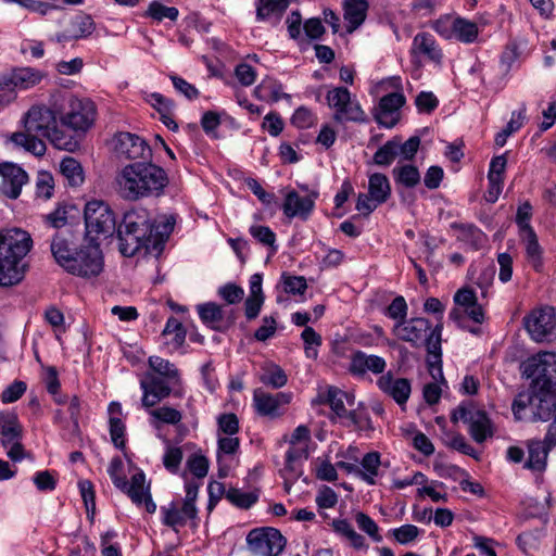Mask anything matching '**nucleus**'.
Masks as SVG:
<instances>
[{
    "label": "nucleus",
    "instance_id": "obj_1",
    "mask_svg": "<svg viewBox=\"0 0 556 556\" xmlns=\"http://www.w3.org/2000/svg\"><path fill=\"white\" fill-rule=\"evenodd\" d=\"M173 216H162L153 220L150 213L142 207L134 208L124 214L117 227L119 251L124 256H134L142 250L159 255L174 230Z\"/></svg>",
    "mask_w": 556,
    "mask_h": 556
},
{
    "label": "nucleus",
    "instance_id": "obj_2",
    "mask_svg": "<svg viewBox=\"0 0 556 556\" xmlns=\"http://www.w3.org/2000/svg\"><path fill=\"white\" fill-rule=\"evenodd\" d=\"M114 184L119 198L138 201L161 195L168 184V177L161 166L151 161H137L122 167Z\"/></svg>",
    "mask_w": 556,
    "mask_h": 556
},
{
    "label": "nucleus",
    "instance_id": "obj_3",
    "mask_svg": "<svg viewBox=\"0 0 556 556\" xmlns=\"http://www.w3.org/2000/svg\"><path fill=\"white\" fill-rule=\"evenodd\" d=\"M61 108L55 97L51 106L33 105L23 117L25 131H17L11 136V141L36 156L46 153V143L39 137H45L60 119Z\"/></svg>",
    "mask_w": 556,
    "mask_h": 556
},
{
    "label": "nucleus",
    "instance_id": "obj_4",
    "mask_svg": "<svg viewBox=\"0 0 556 556\" xmlns=\"http://www.w3.org/2000/svg\"><path fill=\"white\" fill-rule=\"evenodd\" d=\"M31 238L28 232L12 228L0 231V286L18 283L25 275L24 257L30 251Z\"/></svg>",
    "mask_w": 556,
    "mask_h": 556
},
{
    "label": "nucleus",
    "instance_id": "obj_5",
    "mask_svg": "<svg viewBox=\"0 0 556 556\" xmlns=\"http://www.w3.org/2000/svg\"><path fill=\"white\" fill-rule=\"evenodd\" d=\"M61 108L60 124L75 132H86L94 123L97 108L88 98H78L73 94L59 96Z\"/></svg>",
    "mask_w": 556,
    "mask_h": 556
},
{
    "label": "nucleus",
    "instance_id": "obj_6",
    "mask_svg": "<svg viewBox=\"0 0 556 556\" xmlns=\"http://www.w3.org/2000/svg\"><path fill=\"white\" fill-rule=\"evenodd\" d=\"M86 236L89 241L96 242L101 236H112L116 226V215L111 206L102 200H90L84 210Z\"/></svg>",
    "mask_w": 556,
    "mask_h": 556
},
{
    "label": "nucleus",
    "instance_id": "obj_7",
    "mask_svg": "<svg viewBox=\"0 0 556 556\" xmlns=\"http://www.w3.org/2000/svg\"><path fill=\"white\" fill-rule=\"evenodd\" d=\"M523 375L532 380L534 390L556 393V353L541 352L522 364Z\"/></svg>",
    "mask_w": 556,
    "mask_h": 556
},
{
    "label": "nucleus",
    "instance_id": "obj_8",
    "mask_svg": "<svg viewBox=\"0 0 556 556\" xmlns=\"http://www.w3.org/2000/svg\"><path fill=\"white\" fill-rule=\"evenodd\" d=\"M439 329V343H441V336L443 325L438 323L433 328L427 318L413 317L407 318L401 324H394L392 327V334L406 343H409L413 348L426 346L429 350L430 339L434 336Z\"/></svg>",
    "mask_w": 556,
    "mask_h": 556
},
{
    "label": "nucleus",
    "instance_id": "obj_9",
    "mask_svg": "<svg viewBox=\"0 0 556 556\" xmlns=\"http://www.w3.org/2000/svg\"><path fill=\"white\" fill-rule=\"evenodd\" d=\"M326 101L333 111V121L337 123H363L366 121L358 100L345 87H332L327 91Z\"/></svg>",
    "mask_w": 556,
    "mask_h": 556
},
{
    "label": "nucleus",
    "instance_id": "obj_10",
    "mask_svg": "<svg viewBox=\"0 0 556 556\" xmlns=\"http://www.w3.org/2000/svg\"><path fill=\"white\" fill-rule=\"evenodd\" d=\"M103 266L104 260L100 244L88 241L79 247L66 271L81 278H92L102 273Z\"/></svg>",
    "mask_w": 556,
    "mask_h": 556
},
{
    "label": "nucleus",
    "instance_id": "obj_11",
    "mask_svg": "<svg viewBox=\"0 0 556 556\" xmlns=\"http://www.w3.org/2000/svg\"><path fill=\"white\" fill-rule=\"evenodd\" d=\"M433 29L445 39H455L462 43L477 41L480 29L477 23L460 16L444 15L433 23Z\"/></svg>",
    "mask_w": 556,
    "mask_h": 556
},
{
    "label": "nucleus",
    "instance_id": "obj_12",
    "mask_svg": "<svg viewBox=\"0 0 556 556\" xmlns=\"http://www.w3.org/2000/svg\"><path fill=\"white\" fill-rule=\"evenodd\" d=\"M249 549L257 556H278L286 546V539L274 528L251 530L247 535Z\"/></svg>",
    "mask_w": 556,
    "mask_h": 556
},
{
    "label": "nucleus",
    "instance_id": "obj_13",
    "mask_svg": "<svg viewBox=\"0 0 556 556\" xmlns=\"http://www.w3.org/2000/svg\"><path fill=\"white\" fill-rule=\"evenodd\" d=\"M291 400L290 392L269 393L257 388L253 392L252 405L258 416L277 419L285 415Z\"/></svg>",
    "mask_w": 556,
    "mask_h": 556
},
{
    "label": "nucleus",
    "instance_id": "obj_14",
    "mask_svg": "<svg viewBox=\"0 0 556 556\" xmlns=\"http://www.w3.org/2000/svg\"><path fill=\"white\" fill-rule=\"evenodd\" d=\"M453 418L468 424L469 433L477 443H483L494 434V426L488 414L473 405L459 406Z\"/></svg>",
    "mask_w": 556,
    "mask_h": 556
},
{
    "label": "nucleus",
    "instance_id": "obj_15",
    "mask_svg": "<svg viewBox=\"0 0 556 556\" xmlns=\"http://www.w3.org/2000/svg\"><path fill=\"white\" fill-rule=\"evenodd\" d=\"M530 337L536 342L548 341L555 334L556 316L552 307L534 309L525 319Z\"/></svg>",
    "mask_w": 556,
    "mask_h": 556
},
{
    "label": "nucleus",
    "instance_id": "obj_16",
    "mask_svg": "<svg viewBox=\"0 0 556 556\" xmlns=\"http://www.w3.org/2000/svg\"><path fill=\"white\" fill-rule=\"evenodd\" d=\"M115 151L127 160L150 161L152 150L141 137L130 132H119L115 137Z\"/></svg>",
    "mask_w": 556,
    "mask_h": 556
},
{
    "label": "nucleus",
    "instance_id": "obj_17",
    "mask_svg": "<svg viewBox=\"0 0 556 556\" xmlns=\"http://www.w3.org/2000/svg\"><path fill=\"white\" fill-rule=\"evenodd\" d=\"M0 193L9 199H17L22 188L28 182L27 173L17 164L0 163Z\"/></svg>",
    "mask_w": 556,
    "mask_h": 556
},
{
    "label": "nucleus",
    "instance_id": "obj_18",
    "mask_svg": "<svg viewBox=\"0 0 556 556\" xmlns=\"http://www.w3.org/2000/svg\"><path fill=\"white\" fill-rule=\"evenodd\" d=\"M163 525L178 532L188 521L197 526L198 510L195 506L185 505L177 501H172L160 509Z\"/></svg>",
    "mask_w": 556,
    "mask_h": 556
},
{
    "label": "nucleus",
    "instance_id": "obj_19",
    "mask_svg": "<svg viewBox=\"0 0 556 556\" xmlns=\"http://www.w3.org/2000/svg\"><path fill=\"white\" fill-rule=\"evenodd\" d=\"M118 490L126 493L137 506L143 505L149 514L155 513L156 504L152 500L150 483L147 482L142 470L135 472L131 476L130 482L125 480V488H119Z\"/></svg>",
    "mask_w": 556,
    "mask_h": 556
},
{
    "label": "nucleus",
    "instance_id": "obj_20",
    "mask_svg": "<svg viewBox=\"0 0 556 556\" xmlns=\"http://www.w3.org/2000/svg\"><path fill=\"white\" fill-rule=\"evenodd\" d=\"M317 198V191H312L306 195H300L295 190H290L286 193L282 212L289 219L300 218L306 220L315 207Z\"/></svg>",
    "mask_w": 556,
    "mask_h": 556
},
{
    "label": "nucleus",
    "instance_id": "obj_21",
    "mask_svg": "<svg viewBox=\"0 0 556 556\" xmlns=\"http://www.w3.org/2000/svg\"><path fill=\"white\" fill-rule=\"evenodd\" d=\"M402 92L395 91L383 96L375 111V119L384 128H392L400 119V110L405 104Z\"/></svg>",
    "mask_w": 556,
    "mask_h": 556
},
{
    "label": "nucleus",
    "instance_id": "obj_22",
    "mask_svg": "<svg viewBox=\"0 0 556 556\" xmlns=\"http://www.w3.org/2000/svg\"><path fill=\"white\" fill-rule=\"evenodd\" d=\"M178 386H173L167 379L148 375L140 382L142 390L141 404L144 408H151L162 400L166 399L172 390Z\"/></svg>",
    "mask_w": 556,
    "mask_h": 556
},
{
    "label": "nucleus",
    "instance_id": "obj_23",
    "mask_svg": "<svg viewBox=\"0 0 556 556\" xmlns=\"http://www.w3.org/2000/svg\"><path fill=\"white\" fill-rule=\"evenodd\" d=\"M376 383L379 390L393 399L397 405L403 406L407 403L412 392V384L408 379L397 378L392 371H388L381 375Z\"/></svg>",
    "mask_w": 556,
    "mask_h": 556
},
{
    "label": "nucleus",
    "instance_id": "obj_24",
    "mask_svg": "<svg viewBox=\"0 0 556 556\" xmlns=\"http://www.w3.org/2000/svg\"><path fill=\"white\" fill-rule=\"evenodd\" d=\"M410 53L417 62L428 61L435 64H440L443 56L435 38L429 33H419L414 37Z\"/></svg>",
    "mask_w": 556,
    "mask_h": 556
},
{
    "label": "nucleus",
    "instance_id": "obj_25",
    "mask_svg": "<svg viewBox=\"0 0 556 556\" xmlns=\"http://www.w3.org/2000/svg\"><path fill=\"white\" fill-rule=\"evenodd\" d=\"M387 368V362L383 357L366 354L363 351H356L351 355L349 370L352 375L363 377L370 371L375 375H383Z\"/></svg>",
    "mask_w": 556,
    "mask_h": 556
},
{
    "label": "nucleus",
    "instance_id": "obj_26",
    "mask_svg": "<svg viewBox=\"0 0 556 556\" xmlns=\"http://www.w3.org/2000/svg\"><path fill=\"white\" fill-rule=\"evenodd\" d=\"M526 445L528 448V458L525 462L523 467L531 471H544L546 468L548 453L555 446L546 444L545 437L543 440H528Z\"/></svg>",
    "mask_w": 556,
    "mask_h": 556
},
{
    "label": "nucleus",
    "instance_id": "obj_27",
    "mask_svg": "<svg viewBox=\"0 0 556 556\" xmlns=\"http://www.w3.org/2000/svg\"><path fill=\"white\" fill-rule=\"evenodd\" d=\"M78 249L71 240L70 235L56 233L51 242L52 255L64 270L67 269Z\"/></svg>",
    "mask_w": 556,
    "mask_h": 556
},
{
    "label": "nucleus",
    "instance_id": "obj_28",
    "mask_svg": "<svg viewBox=\"0 0 556 556\" xmlns=\"http://www.w3.org/2000/svg\"><path fill=\"white\" fill-rule=\"evenodd\" d=\"M556 410V393L533 389L531 412L535 420L546 421Z\"/></svg>",
    "mask_w": 556,
    "mask_h": 556
},
{
    "label": "nucleus",
    "instance_id": "obj_29",
    "mask_svg": "<svg viewBox=\"0 0 556 556\" xmlns=\"http://www.w3.org/2000/svg\"><path fill=\"white\" fill-rule=\"evenodd\" d=\"M110 435L117 448L125 446V422L123 420V408L121 403L111 402L108 407Z\"/></svg>",
    "mask_w": 556,
    "mask_h": 556
},
{
    "label": "nucleus",
    "instance_id": "obj_30",
    "mask_svg": "<svg viewBox=\"0 0 556 556\" xmlns=\"http://www.w3.org/2000/svg\"><path fill=\"white\" fill-rule=\"evenodd\" d=\"M332 530L345 540L354 549L366 552L368 544L366 539L355 531L352 523L348 519L339 518L331 521Z\"/></svg>",
    "mask_w": 556,
    "mask_h": 556
},
{
    "label": "nucleus",
    "instance_id": "obj_31",
    "mask_svg": "<svg viewBox=\"0 0 556 556\" xmlns=\"http://www.w3.org/2000/svg\"><path fill=\"white\" fill-rule=\"evenodd\" d=\"M23 428L18 421L17 415L12 412L0 413V442L4 447L9 443L22 440Z\"/></svg>",
    "mask_w": 556,
    "mask_h": 556
},
{
    "label": "nucleus",
    "instance_id": "obj_32",
    "mask_svg": "<svg viewBox=\"0 0 556 556\" xmlns=\"http://www.w3.org/2000/svg\"><path fill=\"white\" fill-rule=\"evenodd\" d=\"M458 241L472 250H479L486 243V235L472 224H453Z\"/></svg>",
    "mask_w": 556,
    "mask_h": 556
},
{
    "label": "nucleus",
    "instance_id": "obj_33",
    "mask_svg": "<svg viewBox=\"0 0 556 556\" xmlns=\"http://www.w3.org/2000/svg\"><path fill=\"white\" fill-rule=\"evenodd\" d=\"M367 10V0H344V21L349 34L353 33L364 23Z\"/></svg>",
    "mask_w": 556,
    "mask_h": 556
},
{
    "label": "nucleus",
    "instance_id": "obj_34",
    "mask_svg": "<svg viewBox=\"0 0 556 556\" xmlns=\"http://www.w3.org/2000/svg\"><path fill=\"white\" fill-rule=\"evenodd\" d=\"M289 7V0H255L256 21L266 22L270 18L277 24Z\"/></svg>",
    "mask_w": 556,
    "mask_h": 556
},
{
    "label": "nucleus",
    "instance_id": "obj_35",
    "mask_svg": "<svg viewBox=\"0 0 556 556\" xmlns=\"http://www.w3.org/2000/svg\"><path fill=\"white\" fill-rule=\"evenodd\" d=\"M439 329L434 333V336L430 339L429 350L427 356V365L429 369V374L431 375L433 381L445 383V379L442 371V353H441V343H439L438 339Z\"/></svg>",
    "mask_w": 556,
    "mask_h": 556
},
{
    "label": "nucleus",
    "instance_id": "obj_36",
    "mask_svg": "<svg viewBox=\"0 0 556 556\" xmlns=\"http://www.w3.org/2000/svg\"><path fill=\"white\" fill-rule=\"evenodd\" d=\"M380 454L378 452H370L364 455L358 466L357 477L366 482L368 485H375L380 472Z\"/></svg>",
    "mask_w": 556,
    "mask_h": 556
},
{
    "label": "nucleus",
    "instance_id": "obj_37",
    "mask_svg": "<svg viewBox=\"0 0 556 556\" xmlns=\"http://www.w3.org/2000/svg\"><path fill=\"white\" fill-rule=\"evenodd\" d=\"M260 381L274 389H280L287 384L288 377L285 370L270 362L264 363L258 374Z\"/></svg>",
    "mask_w": 556,
    "mask_h": 556
},
{
    "label": "nucleus",
    "instance_id": "obj_38",
    "mask_svg": "<svg viewBox=\"0 0 556 556\" xmlns=\"http://www.w3.org/2000/svg\"><path fill=\"white\" fill-rule=\"evenodd\" d=\"M239 448V439L233 435H226L218 438L217 463L218 475L224 478L227 477L229 467L225 464L226 456L233 455Z\"/></svg>",
    "mask_w": 556,
    "mask_h": 556
},
{
    "label": "nucleus",
    "instance_id": "obj_39",
    "mask_svg": "<svg viewBox=\"0 0 556 556\" xmlns=\"http://www.w3.org/2000/svg\"><path fill=\"white\" fill-rule=\"evenodd\" d=\"M149 415L151 417L150 424L155 429H160L162 424L176 426L182 419L181 412L168 405L150 409Z\"/></svg>",
    "mask_w": 556,
    "mask_h": 556
},
{
    "label": "nucleus",
    "instance_id": "obj_40",
    "mask_svg": "<svg viewBox=\"0 0 556 556\" xmlns=\"http://www.w3.org/2000/svg\"><path fill=\"white\" fill-rule=\"evenodd\" d=\"M148 363L150 368L161 376L160 378L167 379L173 386H180L179 371L169 361L160 356H150Z\"/></svg>",
    "mask_w": 556,
    "mask_h": 556
},
{
    "label": "nucleus",
    "instance_id": "obj_41",
    "mask_svg": "<svg viewBox=\"0 0 556 556\" xmlns=\"http://www.w3.org/2000/svg\"><path fill=\"white\" fill-rule=\"evenodd\" d=\"M392 175L396 185L408 189L416 187L421 179L418 168L412 164H397Z\"/></svg>",
    "mask_w": 556,
    "mask_h": 556
},
{
    "label": "nucleus",
    "instance_id": "obj_42",
    "mask_svg": "<svg viewBox=\"0 0 556 556\" xmlns=\"http://www.w3.org/2000/svg\"><path fill=\"white\" fill-rule=\"evenodd\" d=\"M368 192L378 203H384L391 195V186L384 174L375 173L368 178Z\"/></svg>",
    "mask_w": 556,
    "mask_h": 556
},
{
    "label": "nucleus",
    "instance_id": "obj_43",
    "mask_svg": "<svg viewBox=\"0 0 556 556\" xmlns=\"http://www.w3.org/2000/svg\"><path fill=\"white\" fill-rule=\"evenodd\" d=\"M43 73L37 68L25 66L15 67L13 78L16 81V88L18 90H27L34 88L43 78Z\"/></svg>",
    "mask_w": 556,
    "mask_h": 556
},
{
    "label": "nucleus",
    "instance_id": "obj_44",
    "mask_svg": "<svg viewBox=\"0 0 556 556\" xmlns=\"http://www.w3.org/2000/svg\"><path fill=\"white\" fill-rule=\"evenodd\" d=\"M70 37L78 40L89 37L96 29L93 18L88 14H78L70 24Z\"/></svg>",
    "mask_w": 556,
    "mask_h": 556
},
{
    "label": "nucleus",
    "instance_id": "obj_45",
    "mask_svg": "<svg viewBox=\"0 0 556 556\" xmlns=\"http://www.w3.org/2000/svg\"><path fill=\"white\" fill-rule=\"evenodd\" d=\"M60 172L72 187H78L84 182L83 167L74 157H64L60 163Z\"/></svg>",
    "mask_w": 556,
    "mask_h": 556
},
{
    "label": "nucleus",
    "instance_id": "obj_46",
    "mask_svg": "<svg viewBox=\"0 0 556 556\" xmlns=\"http://www.w3.org/2000/svg\"><path fill=\"white\" fill-rule=\"evenodd\" d=\"M59 122L60 119H58L45 138H47L56 149L71 151L77 146V141L71 132L59 127Z\"/></svg>",
    "mask_w": 556,
    "mask_h": 556
},
{
    "label": "nucleus",
    "instance_id": "obj_47",
    "mask_svg": "<svg viewBox=\"0 0 556 556\" xmlns=\"http://www.w3.org/2000/svg\"><path fill=\"white\" fill-rule=\"evenodd\" d=\"M249 233L261 244L269 249V255H274L278 251L275 232L263 225H251Z\"/></svg>",
    "mask_w": 556,
    "mask_h": 556
},
{
    "label": "nucleus",
    "instance_id": "obj_48",
    "mask_svg": "<svg viewBox=\"0 0 556 556\" xmlns=\"http://www.w3.org/2000/svg\"><path fill=\"white\" fill-rule=\"evenodd\" d=\"M354 521L357 528L367 534L374 542L380 543L383 538L380 533V528L377 522L367 514L363 511H356L354 514Z\"/></svg>",
    "mask_w": 556,
    "mask_h": 556
},
{
    "label": "nucleus",
    "instance_id": "obj_49",
    "mask_svg": "<svg viewBox=\"0 0 556 556\" xmlns=\"http://www.w3.org/2000/svg\"><path fill=\"white\" fill-rule=\"evenodd\" d=\"M521 237L526 244L528 261L535 269H539L541 267L542 250L538 242L535 232L533 230H528L526 232H521Z\"/></svg>",
    "mask_w": 556,
    "mask_h": 556
},
{
    "label": "nucleus",
    "instance_id": "obj_50",
    "mask_svg": "<svg viewBox=\"0 0 556 556\" xmlns=\"http://www.w3.org/2000/svg\"><path fill=\"white\" fill-rule=\"evenodd\" d=\"M226 498L235 506L243 509L250 508L258 500L255 491H242L240 489L230 488L226 492Z\"/></svg>",
    "mask_w": 556,
    "mask_h": 556
},
{
    "label": "nucleus",
    "instance_id": "obj_51",
    "mask_svg": "<svg viewBox=\"0 0 556 556\" xmlns=\"http://www.w3.org/2000/svg\"><path fill=\"white\" fill-rule=\"evenodd\" d=\"M163 336L170 337L168 343L172 344L175 349H179L185 343L186 330L177 318L169 317L165 324Z\"/></svg>",
    "mask_w": 556,
    "mask_h": 556
},
{
    "label": "nucleus",
    "instance_id": "obj_52",
    "mask_svg": "<svg viewBox=\"0 0 556 556\" xmlns=\"http://www.w3.org/2000/svg\"><path fill=\"white\" fill-rule=\"evenodd\" d=\"M464 315L468 316L471 320L477 324H482L484 320V311L481 305L477 302L469 307L465 308L462 313L459 308H454L450 313V318L454 320L459 327L465 328Z\"/></svg>",
    "mask_w": 556,
    "mask_h": 556
},
{
    "label": "nucleus",
    "instance_id": "obj_53",
    "mask_svg": "<svg viewBox=\"0 0 556 556\" xmlns=\"http://www.w3.org/2000/svg\"><path fill=\"white\" fill-rule=\"evenodd\" d=\"M179 12L175 7H166L159 1H152L148 10L144 12L146 17H150L157 22H162L164 18L176 21Z\"/></svg>",
    "mask_w": 556,
    "mask_h": 556
},
{
    "label": "nucleus",
    "instance_id": "obj_54",
    "mask_svg": "<svg viewBox=\"0 0 556 556\" xmlns=\"http://www.w3.org/2000/svg\"><path fill=\"white\" fill-rule=\"evenodd\" d=\"M408 305L402 295L395 296L386 307L383 314L394 320V324H401L407 319Z\"/></svg>",
    "mask_w": 556,
    "mask_h": 556
},
{
    "label": "nucleus",
    "instance_id": "obj_55",
    "mask_svg": "<svg viewBox=\"0 0 556 556\" xmlns=\"http://www.w3.org/2000/svg\"><path fill=\"white\" fill-rule=\"evenodd\" d=\"M344 400H348V394L336 387H329L326 393V402L329 404L333 413L343 417L348 414L344 406Z\"/></svg>",
    "mask_w": 556,
    "mask_h": 556
},
{
    "label": "nucleus",
    "instance_id": "obj_56",
    "mask_svg": "<svg viewBox=\"0 0 556 556\" xmlns=\"http://www.w3.org/2000/svg\"><path fill=\"white\" fill-rule=\"evenodd\" d=\"M315 476L318 480L332 482L338 479L337 466L332 465L329 457L316 458L314 462Z\"/></svg>",
    "mask_w": 556,
    "mask_h": 556
},
{
    "label": "nucleus",
    "instance_id": "obj_57",
    "mask_svg": "<svg viewBox=\"0 0 556 556\" xmlns=\"http://www.w3.org/2000/svg\"><path fill=\"white\" fill-rule=\"evenodd\" d=\"M198 313L201 320L214 327L216 323H219L223 319V311L219 305L216 303H205L198 306Z\"/></svg>",
    "mask_w": 556,
    "mask_h": 556
},
{
    "label": "nucleus",
    "instance_id": "obj_58",
    "mask_svg": "<svg viewBox=\"0 0 556 556\" xmlns=\"http://www.w3.org/2000/svg\"><path fill=\"white\" fill-rule=\"evenodd\" d=\"M281 86L271 80H263L254 89V96L261 100L278 101L281 98Z\"/></svg>",
    "mask_w": 556,
    "mask_h": 556
},
{
    "label": "nucleus",
    "instance_id": "obj_59",
    "mask_svg": "<svg viewBox=\"0 0 556 556\" xmlns=\"http://www.w3.org/2000/svg\"><path fill=\"white\" fill-rule=\"evenodd\" d=\"M396 155L404 161H410L416 155L419 146L420 139L419 137H410L405 142L401 143L399 140L394 139Z\"/></svg>",
    "mask_w": 556,
    "mask_h": 556
},
{
    "label": "nucleus",
    "instance_id": "obj_60",
    "mask_svg": "<svg viewBox=\"0 0 556 556\" xmlns=\"http://www.w3.org/2000/svg\"><path fill=\"white\" fill-rule=\"evenodd\" d=\"M182 460V451L178 446H173L166 442V451L163 456L164 467L172 473H176Z\"/></svg>",
    "mask_w": 556,
    "mask_h": 556
},
{
    "label": "nucleus",
    "instance_id": "obj_61",
    "mask_svg": "<svg viewBox=\"0 0 556 556\" xmlns=\"http://www.w3.org/2000/svg\"><path fill=\"white\" fill-rule=\"evenodd\" d=\"M389 533L397 543L406 545L418 538L420 530L414 525H403L399 528L391 529Z\"/></svg>",
    "mask_w": 556,
    "mask_h": 556
},
{
    "label": "nucleus",
    "instance_id": "obj_62",
    "mask_svg": "<svg viewBox=\"0 0 556 556\" xmlns=\"http://www.w3.org/2000/svg\"><path fill=\"white\" fill-rule=\"evenodd\" d=\"M144 100L159 112L160 116L174 111V102L159 92L146 93Z\"/></svg>",
    "mask_w": 556,
    "mask_h": 556
},
{
    "label": "nucleus",
    "instance_id": "obj_63",
    "mask_svg": "<svg viewBox=\"0 0 556 556\" xmlns=\"http://www.w3.org/2000/svg\"><path fill=\"white\" fill-rule=\"evenodd\" d=\"M396 155V149L394 139L387 141L382 147H380L377 152L374 155V162L377 165L381 166H388L390 165L395 159Z\"/></svg>",
    "mask_w": 556,
    "mask_h": 556
},
{
    "label": "nucleus",
    "instance_id": "obj_64",
    "mask_svg": "<svg viewBox=\"0 0 556 556\" xmlns=\"http://www.w3.org/2000/svg\"><path fill=\"white\" fill-rule=\"evenodd\" d=\"M187 468L194 477L202 479L207 475L208 460L201 454H192L187 459Z\"/></svg>",
    "mask_w": 556,
    "mask_h": 556
}]
</instances>
